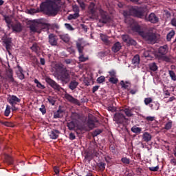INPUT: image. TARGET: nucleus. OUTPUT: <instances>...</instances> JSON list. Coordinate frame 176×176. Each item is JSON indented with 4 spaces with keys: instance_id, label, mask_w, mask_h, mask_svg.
<instances>
[{
    "instance_id": "obj_1",
    "label": "nucleus",
    "mask_w": 176,
    "mask_h": 176,
    "mask_svg": "<svg viewBox=\"0 0 176 176\" xmlns=\"http://www.w3.org/2000/svg\"><path fill=\"white\" fill-rule=\"evenodd\" d=\"M58 80H60L63 85L69 83L71 80V72L61 65H58L56 71Z\"/></svg>"
},
{
    "instance_id": "obj_2",
    "label": "nucleus",
    "mask_w": 176,
    "mask_h": 176,
    "mask_svg": "<svg viewBox=\"0 0 176 176\" xmlns=\"http://www.w3.org/2000/svg\"><path fill=\"white\" fill-rule=\"evenodd\" d=\"M45 14L54 17L60 12V6L54 1L48 0L45 2Z\"/></svg>"
},
{
    "instance_id": "obj_3",
    "label": "nucleus",
    "mask_w": 176,
    "mask_h": 176,
    "mask_svg": "<svg viewBox=\"0 0 176 176\" xmlns=\"http://www.w3.org/2000/svg\"><path fill=\"white\" fill-rule=\"evenodd\" d=\"M124 16H133L138 19H144L145 16V9L142 7H131L128 12H124Z\"/></svg>"
},
{
    "instance_id": "obj_4",
    "label": "nucleus",
    "mask_w": 176,
    "mask_h": 176,
    "mask_svg": "<svg viewBox=\"0 0 176 176\" xmlns=\"http://www.w3.org/2000/svg\"><path fill=\"white\" fill-rule=\"evenodd\" d=\"M29 28L31 32H38V30L45 29V19H34L29 21Z\"/></svg>"
},
{
    "instance_id": "obj_5",
    "label": "nucleus",
    "mask_w": 176,
    "mask_h": 176,
    "mask_svg": "<svg viewBox=\"0 0 176 176\" xmlns=\"http://www.w3.org/2000/svg\"><path fill=\"white\" fill-rule=\"evenodd\" d=\"M142 36L143 37V39H145L147 43L153 45L156 43V42H157V36L156 33H154L153 32H144Z\"/></svg>"
},
{
    "instance_id": "obj_6",
    "label": "nucleus",
    "mask_w": 176,
    "mask_h": 176,
    "mask_svg": "<svg viewBox=\"0 0 176 176\" xmlns=\"http://www.w3.org/2000/svg\"><path fill=\"white\" fill-rule=\"evenodd\" d=\"M76 46L79 53V61H80V63H85V61H87V60H89V58L85 57V55L83 54V50H85V47L82 45V43L76 42Z\"/></svg>"
},
{
    "instance_id": "obj_7",
    "label": "nucleus",
    "mask_w": 176,
    "mask_h": 176,
    "mask_svg": "<svg viewBox=\"0 0 176 176\" xmlns=\"http://www.w3.org/2000/svg\"><path fill=\"white\" fill-rule=\"evenodd\" d=\"M99 13L100 14V19H99V23L102 24H107L111 23V16L108 14V12H105L104 10L100 8Z\"/></svg>"
},
{
    "instance_id": "obj_8",
    "label": "nucleus",
    "mask_w": 176,
    "mask_h": 176,
    "mask_svg": "<svg viewBox=\"0 0 176 176\" xmlns=\"http://www.w3.org/2000/svg\"><path fill=\"white\" fill-rule=\"evenodd\" d=\"M45 130H47L48 135L52 140H57L58 138V135H60V131L58 130L52 129L49 126H45Z\"/></svg>"
},
{
    "instance_id": "obj_9",
    "label": "nucleus",
    "mask_w": 176,
    "mask_h": 176,
    "mask_svg": "<svg viewBox=\"0 0 176 176\" xmlns=\"http://www.w3.org/2000/svg\"><path fill=\"white\" fill-rule=\"evenodd\" d=\"M45 82L51 87L52 89H54V90H56L57 91H60L61 90V86L58 85L56 81H54L53 79L50 78V77H45Z\"/></svg>"
},
{
    "instance_id": "obj_10",
    "label": "nucleus",
    "mask_w": 176,
    "mask_h": 176,
    "mask_svg": "<svg viewBox=\"0 0 176 176\" xmlns=\"http://www.w3.org/2000/svg\"><path fill=\"white\" fill-rule=\"evenodd\" d=\"M41 12H42L43 13H45V1H43L41 3L40 8H38L36 9L30 8L28 10V13L29 14H35L36 13H41Z\"/></svg>"
},
{
    "instance_id": "obj_11",
    "label": "nucleus",
    "mask_w": 176,
    "mask_h": 176,
    "mask_svg": "<svg viewBox=\"0 0 176 176\" xmlns=\"http://www.w3.org/2000/svg\"><path fill=\"white\" fill-rule=\"evenodd\" d=\"M113 120L118 124H123L124 122H126V116L121 113H117L114 115Z\"/></svg>"
},
{
    "instance_id": "obj_12",
    "label": "nucleus",
    "mask_w": 176,
    "mask_h": 176,
    "mask_svg": "<svg viewBox=\"0 0 176 176\" xmlns=\"http://www.w3.org/2000/svg\"><path fill=\"white\" fill-rule=\"evenodd\" d=\"M122 39L128 45H132L133 46H135L137 45V42L134 39L131 38V37L128 34H123L122 36Z\"/></svg>"
},
{
    "instance_id": "obj_13",
    "label": "nucleus",
    "mask_w": 176,
    "mask_h": 176,
    "mask_svg": "<svg viewBox=\"0 0 176 176\" xmlns=\"http://www.w3.org/2000/svg\"><path fill=\"white\" fill-rule=\"evenodd\" d=\"M2 41L5 45L6 50H12V38L6 36L2 38Z\"/></svg>"
},
{
    "instance_id": "obj_14",
    "label": "nucleus",
    "mask_w": 176,
    "mask_h": 176,
    "mask_svg": "<svg viewBox=\"0 0 176 176\" xmlns=\"http://www.w3.org/2000/svg\"><path fill=\"white\" fill-rule=\"evenodd\" d=\"M146 21H150L153 24H157L159 23V18L155 14V13H151L148 17L144 16Z\"/></svg>"
},
{
    "instance_id": "obj_15",
    "label": "nucleus",
    "mask_w": 176,
    "mask_h": 176,
    "mask_svg": "<svg viewBox=\"0 0 176 176\" xmlns=\"http://www.w3.org/2000/svg\"><path fill=\"white\" fill-rule=\"evenodd\" d=\"M13 32H21L23 31V25L20 22H16L11 25Z\"/></svg>"
},
{
    "instance_id": "obj_16",
    "label": "nucleus",
    "mask_w": 176,
    "mask_h": 176,
    "mask_svg": "<svg viewBox=\"0 0 176 176\" xmlns=\"http://www.w3.org/2000/svg\"><path fill=\"white\" fill-rule=\"evenodd\" d=\"M71 119L73 120V122H83V116L76 112L72 113Z\"/></svg>"
},
{
    "instance_id": "obj_17",
    "label": "nucleus",
    "mask_w": 176,
    "mask_h": 176,
    "mask_svg": "<svg viewBox=\"0 0 176 176\" xmlns=\"http://www.w3.org/2000/svg\"><path fill=\"white\" fill-rule=\"evenodd\" d=\"M8 102L9 104H10V105H16V104L21 102V99L19 98L14 95H12L8 99Z\"/></svg>"
},
{
    "instance_id": "obj_18",
    "label": "nucleus",
    "mask_w": 176,
    "mask_h": 176,
    "mask_svg": "<svg viewBox=\"0 0 176 176\" xmlns=\"http://www.w3.org/2000/svg\"><path fill=\"white\" fill-rule=\"evenodd\" d=\"M96 12H97V7H96V3L91 2L88 7L89 14H91V16H94Z\"/></svg>"
},
{
    "instance_id": "obj_19",
    "label": "nucleus",
    "mask_w": 176,
    "mask_h": 176,
    "mask_svg": "<svg viewBox=\"0 0 176 176\" xmlns=\"http://www.w3.org/2000/svg\"><path fill=\"white\" fill-rule=\"evenodd\" d=\"M131 28L133 32H136V34H138V35H140V36H142V35H144V32L142 30V29H141V26H140V25H135Z\"/></svg>"
},
{
    "instance_id": "obj_20",
    "label": "nucleus",
    "mask_w": 176,
    "mask_h": 176,
    "mask_svg": "<svg viewBox=\"0 0 176 176\" xmlns=\"http://www.w3.org/2000/svg\"><path fill=\"white\" fill-rule=\"evenodd\" d=\"M134 109H137L135 107L133 108H124V109L121 110L122 112H124L128 118H131L133 116V111Z\"/></svg>"
},
{
    "instance_id": "obj_21",
    "label": "nucleus",
    "mask_w": 176,
    "mask_h": 176,
    "mask_svg": "<svg viewBox=\"0 0 176 176\" xmlns=\"http://www.w3.org/2000/svg\"><path fill=\"white\" fill-rule=\"evenodd\" d=\"M60 26L57 23L50 24L45 23V30H58Z\"/></svg>"
},
{
    "instance_id": "obj_22",
    "label": "nucleus",
    "mask_w": 176,
    "mask_h": 176,
    "mask_svg": "<svg viewBox=\"0 0 176 176\" xmlns=\"http://www.w3.org/2000/svg\"><path fill=\"white\" fill-rule=\"evenodd\" d=\"M120 49H122V44L119 41L114 43L111 47V50L113 53H118Z\"/></svg>"
},
{
    "instance_id": "obj_23",
    "label": "nucleus",
    "mask_w": 176,
    "mask_h": 176,
    "mask_svg": "<svg viewBox=\"0 0 176 176\" xmlns=\"http://www.w3.org/2000/svg\"><path fill=\"white\" fill-rule=\"evenodd\" d=\"M142 140L144 142H149V141H152V135L148 132H144L142 136Z\"/></svg>"
},
{
    "instance_id": "obj_24",
    "label": "nucleus",
    "mask_w": 176,
    "mask_h": 176,
    "mask_svg": "<svg viewBox=\"0 0 176 176\" xmlns=\"http://www.w3.org/2000/svg\"><path fill=\"white\" fill-rule=\"evenodd\" d=\"M58 36L61 41H63L65 43H68L69 42L71 38L68 34H59Z\"/></svg>"
},
{
    "instance_id": "obj_25",
    "label": "nucleus",
    "mask_w": 176,
    "mask_h": 176,
    "mask_svg": "<svg viewBox=\"0 0 176 176\" xmlns=\"http://www.w3.org/2000/svg\"><path fill=\"white\" fill-rule=\"evenodd\" d=\"M49 42L52 46H57V39L54 34H51L49 35Z\"/></svg>"
},
{
    "instance_id": "obj_26",
    "label": "nucleus",
    "mask_w": 176,
    "mask_h": 176,
    "mask_svg": "<svg viewBox=\"0 0 176 176\" xmlns=\"http://www.w3.org/2000/svg\"><path fill=\"white\" fill-rule=\"evenodd\" d=\"M63 116H64V110L61 109L59 107V109L57 110V111H56L54 113V119H58L60 118H63Z\"/></svg>"
},
{
    "instance_id": "obj_27",
    "label": "nucleus",
    "mask_w": 176,
    "mask_h": 176,
    "mask_svg": "<svg viewBox=\"0 0 176 176\" xmlns=\"http://www.w3.org/2000/svg\"><path fill=\"white\" fill-rule=\"evenodd\" d=\"M78 86H79V82L75 80H73L69 84V89H70V90H75Z\"/></svg>"
},
{
    "instance_id": "obj_28",
    "label": "nucleus",
    "mask_w": 176,
    "mask_h": 176,
    "mask_svg": "<svg viewBox=\"0 0 176 176\" xmlns=\"http://www.w3.org/2000/svg\"><path fill=\"white\" fill-rule=\"evenodd\" d=\"M100 39L102 41L103 43H105V45H111V41L108 39V36L107 34H100Z\"/></svg>"
},
{
    "instance_id": "obj_29",
    "label": "nucleus",
    "mask_w": 176,
    "mask_h": 176,
    "mask_svg": "<svg viewBox=\"0 0 176 176\" xmlns=\"http://www.w3.org/2000/svg\"><path fill=\"white\" fill-rule=\"evenodd\" d=\"M65 97L66 100H67V101H69V102H73V104H76V102H78V100L75 99V98H74L72 96L69 95V94H66L65 95Z\"/></svg>"
},
{
    "instance_id": "obj_30",
    "label": "nucleus",
    "mask_w": 176,
    "mask_h": 176,
    "mask_svg": "<svg viewBox=\"0 0 176 176\" xmlns=\"http://www.w3.org/2000/svg\"><path fill=\"white\" fill-rule=\"evenodd\" d=\"M96 120L93 118H89L87 120V125L88 127L91 129L93 130V128L95 127L96 124H94Z\"/></svg>"
},
{
    "instance_id": "obj_31",
    "label": "nucleus",
    "mask_w": 176,
    "mask_h": 176,
    "mask_svg": "<svg viewBox=\"0 0 176 176\" xmlns=\"http://www.w3.org/2000/svg\"><path fill=\"white\" fill-rule=\"evenodd\" d=\"M153 54V50L152 48H148L147 50H144L143 52L144 57H151Z\"/></svg>"
},
{
    "instance_id": "obj_32",
    "label": "nucleus",
    "mask_w": 176,
    "mask_h": 176,
    "mask_svg": "<svg viewBox=\"0 0 176 176\" xmlns=\"http://www.w3.org/2000/svg\"><path fill=\"white\" fill-rule=\"evenodd\" d=\"M158 52L160 54H162V56L167 54V52H168L167 45H164L162 47H160L158 50Z\"/></svg>"
},
{
    "instance_id": "obj_33",
    "label": "nucleus",
    "mask_w": 176,
    "mask_h": 176,
    "mask_svg": "<svg viewBox=\"0 0 176 176\" xmlns=\"http://www.w3.org/2000/svg\"><path fill=\"white\" fill-rule=\"evenodd\" d=\"M140 61V55H135L132 59V64H133V65H139Z\"/></svg>"
},
{
    "instance_id": "obj_34",
    "label": "nucleus",
    "mask_w": 176,
    "mask_h": 176,
    "mask_svg": "<svg viewBox=\"0 0 176 176\" xmlns=\"http://www.w3.org/2000/svg\"><path fill=\"white\" fill-rule=\"evenodd\" d=\"M131 130L132 133H134L135 134H141V131H142V128L134 126L131 128Z\"/></svg>"
},
{
    "instance_id": "obj_35",
    "label": "nucleus",
    "mask_w": 176,
    "mask_h": 176,
    "mask_svg": "<svg viewBox=\"0 0 176 176\" xmlns=\"http://www.w3.org/2000/svg\"><path fill=\"white\" fill-rule=\"evenodd\" d=\"M7 76L10 79V82H14V78H13V71L12 69L8 70Z\"/></svg>"
},
{
    "instance_id": "obj_36",
    "label": "nucleus",
    "mask_w": 176,
    "mask_h": 176,
    "mask_svg": "<svg viewBox=\"0 0 176 176\" xmlns=\"http://www.w3.org/2000/svg\"><path fill=\"white\" fill-rule=\"evenodd\" d=\"M171 127H173V121L168 120V122L165 124L164 129L166 131L171 130Z\"/></svg>"
},
{
    "instance_id": "obj_37",
    "label": "nucleus",
    "mask_w": 176,
    "mask_h": 176,
    "mask_svg": "<svg viewBox=\"0 0 176 176\" xmlns=\"http://www.w3.org/2000/svg\"><path fill=\"white\" fill-rule=\"evenodd\" d=\"M67 127L69 130H74V129L76 127V124L75 123V121H71L67 123Z\"/></svg>"
},
{
    "instance_id": "obj_38",
    "label": "nucleus",
    "mask_w": 176,
    "mask_h": 176,
    "mask_svg": "<svg viewBox=\"0 0 176 176\" xmlns=\"http://www.w3.org/2000/svg\"><path fill=\"white\" fill-rule=\"evenodd\" d=\"M79 17V13L75 12L74 14H69L67 16V19L69 20H76Z\"/></svg>"
},
{
    "instance_id": "obj_39",
    "label": "nucleus",
    "mask_w": 176,
    "mask_h": 176,
    "mask_svg": "<svg viewBox=\"0 0 176 176\" xmlns=\"http://www.w3.org/2000/svg\"><path fill=\"white\" fill-rule=\"evenodd\" d=\"M30 49L32 52H34V53H38L40 50L39 46H38V44L36 43L33 44Z\"/></svg>"
},
{
    "instance_id": "obj_40",
    "label": "nucleus",
    "mask_w": 176,
    "mask_h": 176,
    "mask_svg": "<svg viewBox=\"0 0 176 176\" xmlns=\"http://www.w3.org/2000/svg\"><path fill=\"white\" fill-rule=\"evenodd\" d=\"M151 109H153L155 111H157L159 109V104L154 102L153 104H148Z\"/></svg>"
},
{
    "instance_id": "obj_41",
    "label": "nucleus",
    "mask_w": 176,
    "mask_h": 176,
    "mask_svg": "<svg viewBox=\"0 0 176 176\" xmlns=\"http://www.w3.org/2000/svg\"><path fill=\"white\" fill-rule=\"evenodd\" d=\"M175 35V32L174 30L170 31L166 36L167 41H171V38Z\"/></svg>"
},
{
    "instance_id": "obj_42",
    "label": "nucleus",
    "mask_w": 176,
    "mask_h": 176,
    "mask_svg": "<svg viewBox=\"0 0 176 176\" xmlns=\"http://www.w3.org/2000/svg\"><path fill=\"white\" fill-rule=\"evenodd\" d=\"M34 83H36V87L38 89H45V85H42V83H41L38 79H34Z\"/></svg>"
},
{
    "instance_id": "obj_43",
    "label": "nucleus",
    "mask_w": 176,
    "mask_h": 176,
    "mask_svg": "<svg viewBox=\"0 0 176 176\" xmlns=\"http://www.w3.org/2000/svg\"><path fill=\"white\" fill-rule=\"evenodd\" d=\"M149 68H150L151 71H153V72H155V71H157V65H156L155 63H153L150 64Z\"/></svg>"
},
{
    "instance_id": "obj_44",
    "label": "nucleus",
    "mask_w": 176,
    "mask_h": 176,
    "mask_svg": "<svg viewBox=\"0 0 176 176\" xmlns=\"http://www.w3.org/2000/svg\"><path fill=\"white\" fill-rule=\"evenodd\" d=\"M120 85L122 88L124 89L125 90H130V86L129 85H126V83H124V81L122 80L120 82Z\"/></svg>"
},
{
    "instance_id": "obj_45",
    "label": "nucleus",
    "mask_w": 176,
    "mask_h": 176,
    "mask_svg": "<svg viewBox=\"0 0 176 176\" xmlns=\"http://www.w3.org/2000/svg\"><path fill=\"white\" fill-rule=\"evenodd\" d=\"M77 2L79 4L80 8H81L82 10H85V9H86V4L85 3V2H83V1L77 0Z\"/></svg>"
},
{
    "instance_id": "obj_46",
    "label": "nucleus",
    "mask_w": 176,
    "mask_h": 176,
    "mask_svg": "<svg viewBox=\"0 0 176 176\" xmlns=\"http://www.w3.org/2000/svg\"><path fill=\"white\" fill-rule=\"evenodd\" d=\"M153 100L152 99V98H145L144 102L145 104V105H149L150 104H152Z\"/></svg>"
},
{
    "instance_id": "obj_47",
    "label": "nucleus",
    "mask_w": 176,
    "mask_h": 176,
    "mask_svg": "<svg viewBox=\"0 0 176 176\" xmlns=\"http://www.w3.org/2000/svg\"><path fill=\"white\" fill-rule=\"evenodd\" d=\"M168 73H169V76H170L172 80L175 81L176 80V76H175V73L174 72V71L169 70Z\"/></svg>"
},
{
    "instance_id": "obj_48",
    "label": "nucleus",
    "mask_w": 176,
    "mask_h": 176,
    "mask_svg": "<svg viewBox=\"0 0 176 176\" xmlns=\"http://www.w3.org/2000/svg\"><path fill=\"white\" fill-rule=\"evenodd\" d=\"M118 81L119 80L116 77H111L109 79V82L113 83V85H116V83H118Z\"/></svg>"
},
{
    "instance_id": "obj_49",
    "label": "nucleus",
    "mask_w": 176,
    "mask_h": 176,
    "mask_svg": "<svg viewBox=\"0 0 176 176\" xmlns=\"http://www.w3.org/2000/svg\"><path fill=\"white\" fill-rule=\"evenodd\" d=\"M10 109H11L10 106L7 105L6 106V110L4 111L5 116L8 117V116H9V115H10Z\"/></svg>"
},
{
    "instance_id": "obj_50",
    "label": "nucleus",
    "mask_w": 176,
    "mask_h": 176,
    "mask_svg": "<svg viewBox=\"0 0 176 176\" xmlns=\"http://www.w3.org/2000/svg\"><path fill=\"white\" fill-rule=\"evenodd\" d=\"M4 21H6V24H11L12 19H10V16L4 15Z\"/></svg>"
},
{
    "instance_id": "obj_51",
    "label": "nucleus",
    "mask_w": 176,
    "mask_h": 176,
    "mask_svg": "<svg viewBox=\"0 0 176 176\" xmlns=\"http://www.w3.org/2000/svg\"><path fill=\"white\" fill-rule=\"evenodd\" d=\"M101 133H102V130L97 129L93 132V136L97 137V135L101 134Z\"/></svg>"
},
{
    "instance_id": "obj_52",
    "label": "nucleus",
    "mask_w": 176,
    "mask_h": 176,
    "mask_svg": "<svg viewBox=\"0 0 176 176\" xmlns=\"http://www.w3.org/2000/svg\"><path fill=\"white\" fill-rule=\"evenodd\" d=\"M0 123H1V124H4V126H6L7 127H13V123L12 122H2L0 120Z\"/></svg>"
},
{
    "instance_id": "obj_53",
    "label": "nucleus",
    "mask_w": 176,
    "mask_h": 176,
    "mask_svg": "<svg viewBox=\"0 0 176 176\" xmlns=\"http://www.w3.org/2000/svg\"><path fill=\"white\" fill-rule=\"evenodd\" d=\"M98 166L100 168V170H101L102 171H104L105 170V163L104 162H100L98 164Z\"/></svg>"
},
{
    "instance_id": "obj_54",
    "label": "nucleus",
    "mask_w": 176,
    "mask_h": 176,
    "mask_svg": "<svg viewBox=\"0 0 176 176\" xmlns=\"http://www.w3.org/2000/svg\"><path fill=\"white\" fill-rule=\"evenodd\" d=\"M98 83H104L105 82V77L104 76H101L97 78Z\"/></svg>"
},
{
    "instance_id": "obj_55",
    "label": "nucleus",
    "mask_w": 176,
    "mask_h": 176,
    "mask_svg": "<svg viewBox=\"0 0 176 176\" xmlns=\"http://www.w3.org/2000/svg\"><path fill=\"white\" fill-rule=\"evenodd\" d=\"M47 101L50 102V104L54 105V104H56V100H54V98L52 97V96H49L47 98Z\"/></svg>"
},
{
    "instance_id": "obj_56",
    "label": "nucleus",
    "mask_w": 176,
    "mask_h": 176,
    "mask_svg": "<svg viewBox=\"0 0 176 176\" xmlns=\"http://www.w3.org/2000/svg\"><path fill=\"white\" fill-rule=\"evenodd\" d=\"M65 27L67 28L69 31H74L75 30L74 27L72 26L69 23H65Z\"/></svg>"
},
{
    "instance_id": "obj_57",
    "label": "nucleus",
    "mask_w": 176,
    "mask_h": 176,
    "mask_svg": "<svg viewBox=\"0 0 176 176\" xmlns=\"http://www.w3.org/2000/svg\"><path fill=\"white\" fill-rule=\"evenodd\" d=\"M121 162L124 163V164H129L130 163V159L127 157H122L121 159Z\"/></svg>"
},
{
    "instance_id": "obj_58",
    "label": "nucleus",
    "mask_w": 176,
    "mask_h": 176,
    "mask_svg": "<svg viewBox=\"0 0 176 176\" xmlns=\"http://www.w3.org/2000/svg\"><path fill=\"white\" fill-rule=\"evenodd\" d=\"M148 170L153 172L159 171V166L149 167Z\"/></svg>"
},
{
    "instance_id": "obj_59",
    "label": "nucleus",
    "mask_w": 176,
    "mask_h": 176,
    "mask_svg": "<svg viewBox=\"0 0 176 176\" xmlns=\"http://www.w3.org/2000/svg\"><path fill=\"white\" fill-rule=\"evenodd\" d=\"M109 74L111 78H116V72L115 70L109 72Z\"/></svg>"
},
{
    "instance_id": "obj_60",
    "label": "nucleus",
    "mask_w": 176,
    "mask_h": 176,
    "mask_svg": "<svg viewBox=\"0 0 176 176\" xmlns=\"http://www.w3.org/2000/svg\"><path fill=\"white\" fill-rule=\"evenodd\" d=\"M73 12L75 13H79V6L76 5L73 6Z\"/></svg>"
},
{
    "instance_id": "obj_61",
    "label": "nucleus",
    "mask_w": 176,
    "mask_h": 176,
    "mask_svg": "<svg viewBox=\"0 0 176 176\" xmlns=\"http://www.w3.org/2000/svg\"><path fill=\"white\" fill-rule=\"evenodd\" d=\"M69 140H71L72 141H74V140H75V138H76V136H75V133H70L69 135Z\"/></svg>"
},
{
    "instance_id": "obj_62",
    "label": "nucleus",
    "mask_w": 176,
    "mask_h": 176,
    "mask_svg": "<svg viewBox=\"0 0 176 176\" xmlns=\"http://www.w3.org/2000/svg\"><path fill=\"white\" fill-rule=\"evenodd\" d=\"M146 120H147V122H153V120H155V117H152V116H147L146 117Z\"/></svg>"
},
{
    "instance_id": "obj_63",
    "label": "nucleus",
    "mask_w": 176,
    "mask_h": 176,
    "mask_svg": "<svg viewBox=\"0 0 176 176\" xmlns=\"http://www.w3.org/2000/svg\"><path fill=\"white\" fill-rule=\"evenodd\" d=\"M100 89V85H96L92 88V93H96Z\"/></svg>"
},
{
    "instance_id": "obj_64",
    "label": "nucleus",
    "mask_w": 176,
    "mask_h": 176,
    "mask_svg": "<svg viewBox=\"0 0 176 176\" xmlns=\"http://www.w3.org/2000/svg\"><path fill=\"white\" fill-rule=\"evenodd\" d=\"M18 76H19V78L21 79V80H23V79H24L25 78V76H24V74H23V72L18 74Z\"/></svg>"
}]
</instances>
